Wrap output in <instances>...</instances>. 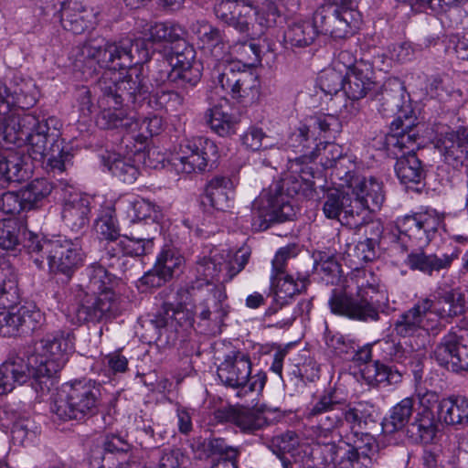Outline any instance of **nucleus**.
<instances>
[{"instance_id":"nucleus-11","label":"nucleus","mask_w":468,"mask_h":468,"mask_svg":"<svg viewBox=\"0 0 468 468\" xmlns=\"http://www.w3.org/2000/svg\"><path fill=\"white\" fill-rule=\"evenodd\" d=\"M212 78L235 99H254L260 81L254 71L240 60H225L213 68Z\"/></svg>"},{"instance_id":"nucleus-54","label":"nucleus","mask_w":468,"mask_h":468,"mask_svg":"<svg viewBox=\"0 0 468 468\" xmlns=\"http://www.w3.org/2000/svg\"><path fill=\"white\" fill-rule=\"evenodd\" d=\"M324 340L326 347L336 356H350L356 351V344L355 341L346 338L340 333L332 332L325 326Z\"/></svg>"},{"instance_id":"nucleus-58","label":"nucleus","mask_w":468,"mask_h":468,"mask_svg":"<svg viewBox=\"0 0 468 468\" xmlns=\"http://www.w3.org/2000/svg\"><path fill=\"white\" fill-rule=\"evenodd\" d=\"M184 259L171 249L161 251L156 259L155 265L160 268L162 274L170 279L174 272L180 268Z\"/></svg>"},{"instance_id":"nucleus-48","label":"nucleus","mask_w":468,"mask_h":468,"mask_svg":"<svg viewBox=\"0 0 468 468\" xmlns=\"http://www.w3.org/2000/svg\"><path fill=\"white\" fill-rule=\"evenodd\" d=\"M94 229L100 239L105 240L104 245L119 239L120 228L112 207H108L101 211L95 220Z\"/></svg>"},{"instance_id":"nucleus-13","label":"nucleus","mask_w":468,"mask_h":468,"mask_svg":"<svg viewBox=\"0 0 468 468\" xmlns=\"http://www.w3.org/2000/svg\"><path fill=\"white\" fill-rule=\"evenodd\" d=\"M218 377L226 387L241 388L248 386L250 392H261L267 376L261 371L251 376V361L249 355L232 351L218 367Z\"/></svg>"},{"instance_id":"nucleus-61","label":"nucleus","mask_w":468,"mask_h":468,"mask_svg":"<svg viewBox=\"0 0 468 468\" xmlns=\"http://www.w3.org/2000/svg\"><path fill=\"white\" fill-rule=\"evenodd\" d=\"M381 346L386 356L399 364L406 365L413 355L410 350L405 349L399 343L394 341H384L381 343Z\"/></svg>"},{"instance_id":"nucleus-12","label":"nucleus","mask_w":468,"mask_h":468,"mask_svg":"<svg viewBox=\"0 0 468 468\" xmlns=\"http://www.w3.org/2000/svg\"><path fill=\"white\" fill-rule=\"evenodd\" d=\"M440 224L441 218L434 210L404 215L396 219L398 240L404 250L422 249L434 238Z\"/></svg>"},{"instance_id":"nucleus-22","label":"nucleus","mask_w":468,"mask_h":468,"mask_svg":"<svg viewBox=\"0 0 468 468\" xmlns=\"http://www.w3.org/2000/svg\"><path fill=\"white\" fill-rule=\"evenodd\" d=\"M251 215L253 225L259 221L261 227L262 223L270 221H285L292 217L293 212L286 197L276 189L274 193L263 191L253 201Z\"/></svg>"},{"instance_id":"nucleus-3","label":"nucleus","mask_w":468,"mask_h":468,"mask_svg":"<svg viewBox=\"0 0 468 468\" xmlns=\"http://www.w3.org/2000/svg\"><path fill=\"white\" fill-rule=\"evenodd\" d=\"M72 66L85 80L98 73V69H122L146 62L149 50L144 39L112 43L101 37L90 38L71 51Z\"/></svg>"},{"instance_id":"nucleus-64","label":"nucleus","mask_w":468,"mask_h":468,"mask_svg":"<svg viewBox=\"0 0 468 468\" xmlns=\"http://www.w3.org/2000/svg\"><path fill=\"white\" fill-rule=\"evenodd\" d=\"M206 123L212 132L224 137L236 133L239 122L237 119H207Z\"/></svg>"},{"instance_id":"nucleus-20","label":"nucleus","mask_w":468,"mask_h":468,"mask_svg":"<svg viewBox=\"0 0 468 468\" xmlns=\"http://www.w3.org/2000/svg\"><path fill=\"white\" fill-rule=\"evenodd\" d=\"M196 51L193 47L186 46L181 51H176L172 58L175 67L168 70H160L155 78L156 86H172L186 88V85L195 86L199 80V70L195 68Z\"/></svg>"},{"instance_id":"nucleus-5","label":"nucleus","mask_w":468,"mask_h":468,"mask_svg":"<svg viewBox=\"0 0 468 468\" xmlns=\"http://www.w3.org/2000/svg\"><path fill=\"white\" fill-rule=\"evenodd\" d=\"M30 260L39 270L47 261L50 272L59 273L70 279L83 264L85 253L80 239H47L33 237L26 245Z\"/></svg>"},{"instance_id":"nucleus-34","label":"nucleus","mask_w":468,"mask_h":468,"mask_svg":"<svg viewBox=\"0 0 468 468\" xmlns=\"http://www.w3.org/2000/svg\"><path fill=\"white\" fill-rule=\"evenodd\" d=\"M203 205L225 212L233 205V183L227 176H217L210 179L205 189Z\"/></svg>"},{"instance_id":"nucleus-59","label":"nucleus","mask_w":468,"mask_h":468,"mask_svg":"<svg viewBox=\"0 0 468 468\" xmlns=\"http://www.w3.org/2000/svg\"><path fill=\"white\" fill-rule=\"evenodd\" d=\"M0 210L6 215H17L21 211H27L22 200V194L17 192H5L0 197Z\"/></svg>"},{"instance_id":"nucleus-10","label":"nucleus","mask_w":468,"mask_h":468,"mask_svg":"<svg viewBox=\"0 0 468 468\" xmlns=\"http://www.w3.org/2000/svg\"><path fill=\"white\" fill-rule=\"evenodd\" d=\"M103 69L95 88L101 92L99 103L104 109L118 110L124 100L134 101L137 95L150 92L147 80L137 69H130L123 78H121V73L116 72L118 69Z\"/></svg>"},{"instance_id":"nucleus-57","label":"nucleus","mask_w":468,"mask_h":468,"mask_svg":"<svg viewBox=\"0 0 468 468\" xmlns=\"http://www.w3.org/2000/svg\"><path fill=\"white\" fill-rule=\"evenodd\" d=\"M410 120V119H394L391 122V137L397 139L396 144L405 145L406 144L414 143L416 141L418 133L415 131V124L412 122L404 123V121Z\"/></svg>"},{"instance_id":"nucleus-38","label":"nucleus","mask_w":468,"mask_h":468,"mask_svg":"<svg viewBox=\"0 0 468 468\" xmlns=\"http://www.w3.org/2000/svg\"><path fill=\"white\" fill-rule=\"evenodd\" d=\"M362 378L371 387L381 384L396 385L402 381L403 374L396 367L385 365L378 360L367 364L361 370Z\"/></svg>"},{"instance_id":"nucleus-32","label":"nucleus","mask_w":468,"mask_h":468,"mask_svg":"<svg viewBox=\"0 0 468 468\" xmlns=\"http://www.w3.org/2000/svg\"><path fill=\"white\" fill-rule=\"evenodd\" d=\"M458 256V250H453L450 254L437 255L435 253L427 254L420 250L410 252L407 256L405 263L411 271H419L432 276L434 272L449 270Z\"/></svg>"},{"instance_id":"nucleus-36","label":"nucleus","mask_w":468,"mask_h":468,"mask_svg":"<svg viewBox=\"0 0 468 468\" xmlns=\"http://www.w3.org/2000/svg\"><path fill=\"white\" fill-rule=\"evenodd\" d=\"M439 420L449 425H465L468 423V399L452 396L440 400L438 404Z\"/></svg>"},{"instance_id":"nucleus-6","label":"nucleus","mask_w":468,"mask_h":468,"mask_svg":"<svg viewBox=\"0 0 468 468\" xmlns=\"http://www.w3.org/2000/svg\"><path fill=\"white\" fill-rule=\"evenodd\" d=\"M253 5L250 0H218L214 5L216 17L233 28L242 38L261 35L276 27L274 8Z\"/></svg>"},{"instance_id":"nucleus-55","label":"nucleus","mask_w":468,"mask_h":468,"mask_svg":"<svg viewBox=\"0 0 468 468\" xmlns=\"http://www.w3.org/2000/svg\"><path fill=\"white\" fill-rule=\"evenodd\" d=\"M145 31L148 36L147 39L153 42H174L180 38L182 33L180 27L165 23L151 24Z\"/></svg>"},{"instance_id":"nucleus-33","label":"nucleus","mask_w":468,"mask_h":468,"mask_svg":"<svg viewBox=\"0 0 468 468\" xmlns=\"http://www.w3.org/2000/svg\"><path fill=\"white\" fill-rule=\"evenodd\" d=\"M373 75L371 64L359 60L351 71L345 72L344 94L353 101L364 98L374 85Z\"/></svg>"},{"instance_id":"nucleus-29","label":"nucleus","mask_w":468,"mask_h":468,"mask_svg":"<svg viewBox=\"0 0 468 468\" xmlns=\"http://www.w3.org/2000/svg\"><path fill=\"white\" fill-rule=\"evenodd\" d=\"M154 247L152 238L143 236L122 235L116 241H112L103 246L102 259L120 260L124 256L139 257L149 253Z\"/></svg>"},{"instance_id":"nucleus-39","label":"nucleus","mask_w":468,"mask_h":468,"mask_svg":"<svg viewBox=\"0 0 468 468\" xmlns=\"http://www.w3.org/2000/svg\"><path fill=\"white\" fill-rule=\"evenodd\" d=\"M319 33L318 27L311 21L293 22L284 32V42L292 48H303L314 43Z\"/></svg>"},{"instance_id":"nucleus-47","label":"nucleus","mask_w":468,"mask_h":468,"mask_svg":"<svg viewBox=\"0 0 468 468\" xmlns=\"http://www.w3.org/2000/svg\"><path fill=\"white\" fill-rule=\"evenodd\" d=\"M413 398H405L397 403L391 410L388 418L382 422V430L385 433H394L402 430L409 422L413 412Z\"/></svg>"},{"instance_id":"nucleus-49","label":"nucleus","mask_w":468,"mask_h":468,"mask_svg":"<svg viewBox=\"0 0 468 468\" xmlns=\"http://www.w3.org/2000/svg\"><path fill=\"white\" fill-rule=\"evenodd\" d=\"M384 102L381 104L382 109L380 112L384 115L389 113L397 115V117H417V113L411 107L410 101H404L403 93L399 95H392L386 92L382 95Z\"/></svg>"},{"instance_id":"nucleus-37","label":"nucleus","mask_w":468,"mask_h":468,"mask_svg":"<svg viewBox=\"0 0 468 468\" xmlns=\"http://www.w3.org/2000/svg\"><path fill=\"white\" fill-rule=\"evenodd\" d=\"M229 268L227 258L223 254L211 252L210 256L203 257L197 261L196 271L207 284L212 281L225 283L231 281L225 280L229 274Z\"/></svg>"},{"instance_id":"nucleus-4","label":"nucleus","mask_w":468,"mask_h":468,"mask_svg":"<svg viewBox=\"0 0 468 468\" xmlns=\"http://www.w3.org/2000/svg\"><path fill=\"white\" fill-rule=\"evenodd\" d=\"M467 308L466 292L460 287H439L433 295L420 297L411 308L403 313L394 324L397 335L407 337L419 330L435 331L441 321L451 323L463 315Z\"/></svg>"},{"instance_id":"nucleus-25","label":"nucleus","mask_w":468,"mask_h":468,"mask_svg":"<svg viewBox=\"0 0 468 468\" xmlns=\"http://www.w3.org/2000/svg\"><path fill=\"white\" fill-rule=\"evenodd\" d=\"M118 313L119 303L114 292L97 294L84 292L76 311L79 321L92 323L111 319Z\"/></svg>"},{"instance_id":"nucleus-28","label":"nucleus","mask_w":468,"mask_h":468,"mask_svg":"<svg viewBox=\"0 0 468 468\" xmlns=\"http://www.w3.org/2000/svg\"><path fill=\"white\" fill-rule=\"evenodd\" d=\"M436 147L449 165H463L468 159V127L444 133L437 140Z\"/></svg>"},{"instance_id":"nucleus-51","label":"nucleus","mask_w":468,"mask_h":468,"mask_svg":"<svg viewBox=\"0 0 468 468\" xmlns=\"http://www.w3.org/2000/svg\"><path fill=\"white\" fill-rule=\"evenodd\" d=\"M29 119H0V140L16 144L24 141Z\"/></svg>"},{"instance_id":"nucleus-9","label":"nucleus","mask_w":468,"mask_h":468,"mask_svg":"<svg viewBox=\"0 0 468 468\" xmlns=\"http://www.w3.org/2000/svg\"><path fill=\"white\" fill-rule=\"evenodd\" d=\"M75 349V335L69 328L48 334L28 356L34 376L48 379L61 370Z\"/></svg>"},{"instance_id":"nucleus-60","label":"nucleus","mask_w":468,"mask_h":468,"mask_svg":"<svg viewBox=\"0 0 468 468\" xmlns=\"http://www.w3.org/2000/svg\"><path fill=\"white\" fill-rule=\"evenodd\" d=\"M206 450L210 455H218L223 457H238L239 451L237 448L229 446L222 438H210L205 441Z\"/></svg>"},{"instance_id":"nucleus-62","label":"nucleus","mask_w":468,"mask_h":468,"mask_svg":"<svg viewBox=\"0 0 468 468\" xmlns=\"http://www.w3.org/2000/svg\"><path fill=\"white\" fill-rule=\"evenodd\" d=\"M186 457L179 448L165 449L159 459L157 468H181Z\"/></svg>"},{"instance_id":"nucleus-56","label":"nucleus","mask_w":468,"mask_h":468,"mask_svg":"<svg viewBox=\"0 0 468 468\" xmlns=\"http://www.w3.org/2000/svg\"><path fill=\"white\" fill-rule=\"evenodd\" d=\"M332 120L334 121L333 122H328L327 119H316L313 125L300 127L299 135L306 141L309 133L315 134V130L318 129V133H324V137L328 139L335 138L341 131V123L338 122V119Z\"/></svg>"},{"instance_id":"nucleus-23","label":"nucleus","mask_w":468,"mask_h":468,"mask_svg":"<svg viewBox=\"0 0 468 468\" xmlns=\"http://www.w3.org/2000/svg\"><path fill=\"white\" fill-rule=\"evenodd\" d=\"M346 187L354 203H359L363 206V211L360 213L367 223L369 211L379 208L384 202L382 186L375 178H367L361 176H351L346 174Z\"/></svg>"},{"instance_id":"nucleus-15","label":"nucleus","mask_w":468,"mask_h":468,"mask_svg":"<svg viewBox=\"0 0 468 468\" xmlns=\"http://www.w3.org/2000/svg\"><path fill=\"white\" fill-rule=\"evenodd\" d=\"M361 21L356 9L347 5H325L314 13V23L320 33L335 38H345L358 28Z\"/></svg>"},{"instance_id":"nucleus-16","label":"nucleus","mask_w":468,"mask_h":468,"mask_svg":"<svg viewBox=\"0 0 468 468\" xmlns=\"http://www.w3.org/2000/svg\"><path fill=\"white\" fill-rule=\"evenodd\" d=\"M123 153L112 154L106 160V165L109 171L123 183L132 184L139 176V165L154 167L155 164L151 160L150 155L155 154L154 150L145 151V147L141 144L130 145L122 144Z\"/></svg>"},{"instance_id":"nucleus-63","label":"nucleus","mask_w":468,"mask_h":468,"mask_svg":"<svg viewBox=\"0 0 468 468\" xmlns=\"http://www.w3.org/2000/svg\"><path fill=\"white\" fill-rule=\"evenodd\" d=\"M102 446L104 452L111 454H125L131 450V445L127 440L113 433L105 435Z\"/></svg>"},{"instance_id":"nucleus-14","label":"nucleus","mask_w":468,"mask_h":468,"mask_svg":"<svg viewBox=\"0 0 468 468\" xmlns=\"http://www.w3.org/2000/svg\"><path fill=\"white\" fill-rule=\"evenodd\" d=\"M218 157V146L205 137H194L180 143L178 151L173 157L176 170L186 174L205 171L209 162Z\"/></svg>"},{"instance_id":"nucleus-42","label":"nucleus","mask_w":468,"mask_h":468,"mask_svg":"<svg viewBox=\"0 0 468 468\" xmlns=\"http://www.w3.org/2000/svg\"><path fill=\"white\" fill-rule=\"evenodd\" d=\"M395 172L402 184H419L425 177V170L417 154L410 151L397 159Z\"/></svg>"},{"instance_id":"nucleus-8","label":"nucleus","mask_w":468,"mask_h":468,"mask_svg":"<svg viewBox=\"0 0 468 468\" xmlns=\"http://www.w3.org/2000/svg\"><path fill=\"white\" fill-rule=\"evenodd\" d=\"M100 385L92 380H76L64 388L50 404L58 420H83L98 413L101 405Z\"/></svg>"},{"instance_id":"nucleus-52","label":"nucleus","mask_w":468,"mask_h":468,"mask_svg":"<svg viewBox=\"0 0 468 468\" xmlns=\"http://www.w3.org/2000/svg\"><path fill=\"white\" fill-rule=\"evenodd\" d=\"M318 85L328 95H335L339 91L344 92L345 72L342 69L333 67L325 69L318 77Z\"/></svg>"},{"instance_id":"nucleus-46","label":"nucleus","mask_w":468,"mask_h":468,"mask_svg":"<svg viewBox=\"0 0 468 468\" xmlns=\"http://www.w3.org/2000/svg\"><path fill=\"white\" fill-rule=\"evenodd\" d=\"M12 103H17L21 108H28L36 102L37 94L35 81L22 74H15L11 82Z\"/></svg>"},{"instance_id":"nucleus-26","label":"nucleus","mask_w":468,"mask_h":468,"mask_svg":"<svg viewBox=\"0 0 468 468\" xmlns=\"http://www.w3.org/2000/svg\"><path fill=\"white\" fill-rule=\"evenodd\" d=\"M10 307L0 312V335L12 336L29 334L39 327L43 314L39 310L27 306Z\"/></svg>"},{"instance_id":"nucleus-19","label":"nucleus","mask_w":468,"mask_h":468,"mask_svg":"<svg viewBox=\"0 0 468 468\" xmlns=\"http://www.w3.org/2000/svg\"><path fill=\"white\" fill-rule=\"evenodd\" d=\"M322 210L326 218L336 219L351 229H359L365 225V219L360 215L363 206L353 202L348 190L334 189L327 192Z\"/></svg>"},{"instance_id":"nucleus-35","label":"nucleus","mask_w":468,"mask_h":468,"mask_svg":"<svg viewBox=\"0 0 468 468\" xmlns=\"http://www.w3.org/2000/svg\"><path fill=\"white\" fill-rule=\"evenodd\" d=\"M438 431V424L433 411L420 410L414 420L407 427L409 438L415 443H430Z\"/></svg>"},{"instance_id":"nucleus-21","label":"nucleus","mask_w":468,"mask_h":468,"mask_svg":"<svg viewBox=\"0 0 468 468\" xmlns=\"http://www.w3.org/2000/svg\"><path fill=\"white\" fill-rule=\"evenodd\" d=\"M41 8L44 15H52L55 22L60 23L65 30L73 34H81L92 26V13L79 2L58 1L57 4L41 6Z\"/></svg>"},{"instance_id":"nucleus-24","label":"nucleus","mask_w":468,"mask_h":468,"mask_svg":"<svg viewBox=\"0 0 468 468\" xmlns=\"http://www.w3.org/2000/svg\"><path fill=\"white\" fill-rule=\"evenodd\" d=\"M227 293L225 289L212 286L207 289V293L197 304L198 324L204 325L210 334L220 332L224 319L229 312V307L225 303Z\"/></svg>"},{"instance_id":"nucleus-1","label":"nucleus","mask_w":468,"mask_h":468,"mask_svg":"<svg viewBox=\"0 0 468 468\" xmlns=\"http://www.w3.org/2000/svg\"><path fill=\"white\" fill-rule=\"evenodd\" d=\"M364 407L347 403L335 387L314 397L303 416L318 441L312 452L317 468H368L375 439L361 431Z\"/></svg>"},{"instance_id":"nucleus-27","label":"nucleus","mask_w":468,"mask_h":468,"mask_svg":"<svg viewBox=\"0 0 468 468\" xmlns=\"http://www.w3.org/2000/svg\"><path fill=\"white\" fill-rule=\"evenodd\" d=\"M91 198L79 192H70L64 199L61 217L72 231L80 232L90 222Z\"/></svg>"},{"instance_id":"nucleus-17","label":"nucleus","mask_w":468,"mask_h":468,"mask_svg":"<svg viewBox=\"0 0 468 468\" xmlns=\"http://www.w3.org/2000/svg\"><path fill=\"white\" fill-rule=\"evenodd\" d=\"M149 322L158 335L165 330L185 340L194 328L195 313L181 303L164 301Z\"/></svg>"},{"instance_id":"nucleus-43","label":"nucleus","mask_w":468,"mask_h":468,"mask_svg":"<svg viewBox=\"0 0 468 468\" xmlns=\"http://www.w3.org/2000/svg\"><path fill=\"white\" fill-rule=\"evenodd\" d=\"M227 420L248 433L261 430L268 424L266 417L261 412L248 408L229 409Z\"/></svg>"},{"instance_id":"nucleus-40","label":"nucleus","mask_w":468,"mask_h":468,"mask_svg":"<svg viewBox=\"0 0 468 468\" xmlns=\"http://www.w3.org/2000/svg\"><path fill=\"white\" fill-rule=\"evenodd\" d=\"M53 190V185L46 178H36L20 189L26 209L42 207Z\"/></svg>"},{"instance_id":"nucleus-31","label":"nucleus","mask_w":468,"mask_h":468,"mask_svg":"<svg viewBox=\"0 0 468 468\" xmlns=\"http://www.w3.org/2000/svg\"><path fill=\"white\" fill-rule=\"evenodd\" d=\"M33 371L29 357L27 361L22 357H15L4 362L0 366V395L11 392L16 385L26 383L30 378L36 381L41 379L40 377L34 376Z\"/></svg>"},{"instance_id":"nucleus-44","label":"nucleus","mask_w":468,"mask_h":468,"mask_svg":"<svg viewBox=\"0 0 468 468\" xmlns=\"http://www.w3.org/2000/svg\"><path fill=\"white\" fill-rule=\"evenodd\" d=\"M87 283L84 292L92 294L113 292V285L116 283L115 277L111 274L102 265L92 263L85 269Z\"/></svg>"},{"instance_id":"nucleus-50","label":"nucleus","mask_w":468,"mask_h":468,"mask_svg":"<svg viewBox=\"0 0 468 468\" xmlns=\"http://www.w3.org/2000/svg\"><path fill=\"white\" fill-rule=\"evenodd\" d=\"M127 133L123 136L122 140V144H129L137 147L143 146L145 147V151L154 150L155 154L157 150L155 148H149L146 146V142L149 138H151V133H149L147 122L144 121H135V119H130V122L125 123Z\"/></svg>"},{"instance_id":"nucleus-18","label":"nucleus","mask_w":468,"mask_h":468,"mask_svg":"<svg viewBox=\"0 0 468 468\" xmlns=\"http://www.w3.org/2000/svg\"><path fill=\"white\" fill-rule=\"evenodd\" d=\"M440 366L461 373L468 371V332L463 329L450 331L441 339L433 351Z\"/></svg>"},{"instance_id":"nucleus-7","label":"nucleus","mask_w":468,"mask_h":468,"mask_svg":"<svg viewBox=\"0 0 468 468\" xmlns=\"http://www.w3.org/2000/svg\"><path fill=\"white\" fill-rule=\"evenodd\" d=\"M379 292V282L375 276L356 286L353 294L346 289H334L328 299L332 314L364 323L379 320V303L374 301L373 294Z\"/></svg>"},{"instance_id":"nucleus-41","label":"nucleus","mask_w":468,"mask_h":468,"mask_svg":"<svg viewBox=\"0 0 468 468\" xmlns=\"http://www.w3.org/2000/svg\"><path fill=\"white\" fill-rule=\"evenodd\" d=\"M309 279L305 274H298L296 278L290 274L271 277L273 295L277 300H283V302H288V299L292 298L296 293L305 291Z\"/></svg>"},{"instance_id":"nucleus-45","label":"nucleus","mask_w":468,"mask_h":468,"mask_svg":"<svg viewBox=\"0 0 468 468\" xmlns=\"http://www.w3.org/2000/svg\"><path fill=\"white\" fill-rule=\"evenodd\" d=\"M19 299L17 274L13 265L0 259V301L1 304H15Z\"/></svg>"},{"instance_id":"nucleus-30","label":"nucleus","mask_w":468,"mask_h":468,"mask_svg":"<svg viewBox=\"0 0 468 468\" xmlns=\"http://www.w3.org/2000/svg\"><path fill=\"white\" fill-rule=\"evenodd\" d=\"M193 31L198 36L203 48H207L210 58H207V66L216 67L217 63L225 61L228 54V45L225 42L223 32L217 27L202 21L193 25Z\"/></svg>"},{"instance_id":"nucleus-2","label":"nucleus","mask_w":468,"mask_h":468,"mask_svg":"<svg viewBox=\"0 0 468 468\" xmlns=\"http://www.w3.org/2000/svg\"><path fill=\"white\" fill-rule=\"evenodd\" d=\"M49 125L47 119H29L25 141L27 145V156L21 150L6 151L0 154V186H5L10 182H20L27 176V160L44 162L47 168L53 173H63L72 154L61 143L50 139Z\"/></svg>"},{"instance_id":"nucleus-53","label":"nucleus","mask_w":468,"mask_h":468,"mask_svg":"<svg viewBox=\"0 0 468 468\" xmlns=\"http://www.w3.org/2000/svg\"><path fill=\"white\" fill-rule=\"evenodd\" d=\"M159 207L147 199L135 198L128 202V216L132 222L143 219L154 221L159 218Z\"/></svg>"}]
</instances>
